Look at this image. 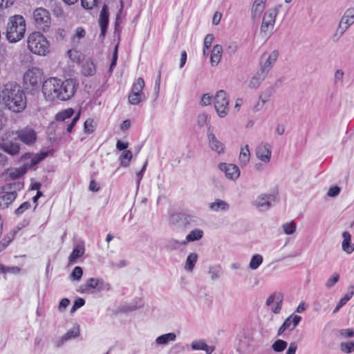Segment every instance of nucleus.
Masks as SVG:
<instances>
[{
    "mask_svg": "<svg viewBox=\"0 0 354 354\" xmlns=\"http://www.w3.org/2000/svg\"><path fill=\"white\" fill-rule=\"evenodd\" d=\"M0 104L13 113H21L26 107V97L21 87L9 82L0 88Z\"/></svg>",
    "mask_w": 354,
    "mask_h": 354,
    "instance_id": "1",
    "label": "nucleus"
},
{
    "mask_svg": "<svg viewBox=\"0 0 354 354\" xmlns=\"http://www.w3.org/2000/svg\"><path fill=\"white\" fill-rule=\"evenodd\" d=\"M27 48L36 55L46 56L50 53V44L46 37L39 31L30 33L26 39Z\"/></svg>",
    "mask_w": 354,
    "mask_h": 354,
    "instance_id": "2",
    "label": "nucleus"
},
{
    "mask_svg": "<svg viewBox=\"0 0 354 354\" xmlns=\"http://www.w3.org/2000/svg\"><path fill=\"white\" fill-rule=\"evenodd\" d=\"M26 23L21 15H14L9 18L6 30V36L10 43L20 41L25 35Z\"/></svg>",
    "mask_w": 354,
    "mask_h": 354,
    "instance_id": "3",
    "label": "nucleus"
},
{
    "mask_svg": "<svg viewBox=\"0 0 354 354\" xmlns=\"http://www.w3.org/2000/svg\"><path fill=\"white\" fill-rule=\"evenodd\" d=\"M279 8L275 6L268 8L263 14L260 26L259 34L263 39H269L273 34Z\"/></svg>",
    "mask_w": 354,
    "mask_h": 354,
    "instance_id": "4",
    "label": "nucleus"
},
{
    "mask_svg": "<svg viewBox=\"0 0 354 354\" xmlns=\"http://www.w3.org/2000/svg\"><path fill=\"white\" fill-rule=\"evenodd\" d=\"M20 184L18 183H7L0 187V208H7L16 199L17 193L16 189Z\"/></svg>",
    "mask_w": 354,
    "mask_h": 354,
    "instance_id": "5",
    "label": "nucleus"
},
{
    "mask_svg": "<svg viewBox=\"0 0 354 354\" xmlns=\"http://www.w3.org/2000/svg\"><path fill=\"white\" fill-rule=\"evenodd\" d=\"M59 79L50 77L44 81L42 93L45 98L49 101L59 100Z\"/></svg>",
    "mask_w": 354,
    "mask_h": 354,
    "instance_id": "6",
    "label": "nucleus"
},
{
    "mask_svg": "<svg viewBox=\"0 0 354 354\" xmlns=\"http://www.w3.org/2000/svg\"><path fill=\"white\" fill-rule=\"evenodd\" d=\"M95 289L100 292L103 290L109 291L111 289V286L109 283H106L101 278H89L85 281L84 284L81 285L77 290L78 292L84 294L90 292V290Z\"/></svg>",
    "mask_w": 354,
    "mask_h": 354,
    "instance_id": "7",
    "label": "nucleus"
},
{
    "mask_svg": "<svg viewBox=\"0 0 354 354\" xmlns=\"http://www.w3.org/2000/svg\"><path fill=\"white\" fill-rule=\"evenodd\" d=\"M33 19L37 28L44 32L49 30L51 18L49 12L43 8H38L33 12Z\"/></svg>",
    "mask_w": 354,
    "mask_h": 354,
    "instance_id": "8",
    "label": "nucleus"
},
{
    "mask_svg": "<svg viewBox=\"0 0 354 354\" xmlns=\"http://www.w3.org/2000/svg\"><path fill=\"white\" fill-rule=\"evenodd\" d=\"M77 84L73 79L64 81L59 80V100L66 101L71 99L75 94Z\"/></svg>",
    "mask_w": 354,
    "mask_h": 354,
    "instance_id": "9",
    "label": "nucleus"
},
{
    "mask_svg": "<svg viewBox=\"0 0 354 354\" xmlns=\"http://www.w3.org/2000/svg\"><path fill=\"white\" fill-rule=\"evenodd\" d=\"M229 100L227 93L223 90L218 91L214 97V107L221 118L227 115L229 111Z\"/></svg>",
    "mask_w": 354,
    "mask_h": 354,
    "instance_id": "10",
    "label": "nucleus"
},
{
    "mask_svg": "<svg viewBox=\"0 0 354 354\" xmlns=\"http://www.w3.org/2000/svg\"><path fill=\"white\" fill-rule=\"evenodd\" d=\"M42 78L43 72L37 67L29 68L24 75V81L27 86H37L41 82Z\"/></svg>",
    "mask_w": 354,
    "mask_h": 354,
    "instance_id": "11",
    "label": "nucleus"
},
{
    "mask_svg": "<svg viewBox=\"0 0 354 354\" xmlns=\"http://www.w3.org/2000/svg\"><path fill=\"white\" fill-rule=\"evenodd\" d=\"M15 134L22 143L28 146L33 145L37 140V133L31 127H24L16 131Z\"/></svg>",
    "mask_w": 354,
    "mask_h": 354,
    "instance_id": "12",
    "label": "nucleus"
},
{
    "mask_svg": "<svg viewBox=\"0 0 354 354\" xmlns=\"http://www.w3.org/2000/svg\"><path fill=\"white\" fill-rule=\"evenodd\" d=\"M278 57L279 52L277 50H274L270 53L263 54L260 60V71L268 75L275 64Z\"/></svg>",
    "mask_w": 354,
    "mask_h": 354,
    "instance_id": "13",
    "label": "nucleus"
},
{
    "mask_svg": "<svg viewBox=\"0 0 354 354\" xmlns=\"http://www.w3.org/2000/svg\"><path fill=\"white\" fill-rule=\"evenodd\" d=\"M255 155L258 160L265 164H268L271 160L272 147L268 142H261L255 149Z\"/></svg>",
    "mask_w": 354,
    "mask_h": 354,
    "instance_id": "14",
    "label": "nucleus"
},
{
    "mask_svg": "<svg viewBox=\"0 0 354 354\" xmlns=\"http://www.w3.org/2000/svg\"><path fill=\"white\" fill-rule=\"evenodd\" d=\"M218 168L225 173V177L229 180L234 181L240 176V169L234 164L221 162L218 165Z\"/></svg>",
    "mask_w": 354,
    "mask_h": 354,
    "instance_id": "15",
    "label": "nucleus"
},
{
    "mask_svg": "<svg viewBox=\"0 0 354 354\" xmlns=\"http://www.w3.org/2000/svg\"><path fill=\"white\" fill-rule=\"evenodd\" d=\"M47 156L48 152L46 151L37 154L26 153L21 157V159L26 161L24 164V166L26 167V169L28 170V169L43 160L45 158L47 157Z\"/></svg>",
    "mask_w": 354,
    "mask_h": 354,
    "instance_id": "16",
    "label": "nucleus"
},
{
    "mask_svg": "<svg viewBox=\"0 0 354 354\" xmlns=\"http://www.w3.org/2000/svg\"><path fill=\"white\" fill-rule=\"evenodd\" d=\"M283 302V295L281 293H273L266 300V306L270 307V310L278 314L281 311Z\"/></svg>",
    "mask_w": 354,
    "mask_h": 354,
    "instance_id": "17",
    "label": "nucleus"
},
{
    "mask_svg": "<svg viewBox=\"0 0 354 354\" xmlns=\"http://www.w3.org/2000/svg\"><path fill=\"white\" fill-rule=\"evenodd\" d=\"M272 199V195L261 194L253 201L252 205L260 211H266L271 207Z\"/></svg>",
    "mask_w": 354,
    "mask_h": 354,
    "instance_id": "18",
    "label": "nucleus"
},
{
    "mask_svg": "<svg viewBox=\"0 0 354 354\" xmlns=\"http://www.w3.org/2000/svg\"><path fill=\"white\" fill-rule=\"evenodd\" d=\"M208 146L209 149L218 154H222L225 152V145L220 141L212 131L207 132Z\"/></svg>",
    "mask_w": 354,
    "mask_h": 354,
    "instance_id": "19",
    "label": "nucleus"
},
{
    "mask_svg": "<svg viewBox=\"0 0 354 354\" xmlns=\"http://www.w3.org/2000/svg\"><path fill=\"white\" fill-rule=\"evenodd\" d=\"M301 317L299 315H292L285 319L283 324L278 330V335H281L286 330H292L296 328L301 321Z\"/></svg>",
    "mask_w": 354,
    "mask_h": 354,
    "instance_id": "20",
    "label": "nucleus"
},
{
    "mask_svg": "<svg viewBox=\"0 0 354 354\" xmlns=\"http://www.w3.org/2000/svg\"><path fill=\"white\" fill-rule=\"evenodd\" d=\"M208 209L212 212H226L230 209V205L225 201L216 198L207 205Z\"/></svg>",
    "mask_w": 354,
    "mask_h": 354,
    "instance_id": "21",
    "label": "nucleus"
},
{
    "mask_svg": "<svg viewBox=\"0 0 354 354\" xmlns=\"http://www.w3.org/2000/svg\"><path fill=\"white\" fill-rule=\"evenodd\" d=\"M203 236V231L201 229H194L192 230L185 238V240L178 241L176 240H171V243H176L178 245H185L189 242L196 241L200 240Z\"/></svg>",
    "mask_w": 354,
    "mask_h": 354,
    "instance_id": "22",
    "label": "nucleus"
},
{
    "mask_svg": "<svg viewBox=\"0 0 354 354\" xmlns=\"http://www.w3.org/2000/svg\"><path fill=\"white\" fill-rule=\"evenodd\" d=\"M191 348L193 351H203L206 354H212L215 347L214 346H209L203 339H195L191 343Z\"/></svg>",
    "mask_w": 354,
    "mask_h": 354,
    "instance_id": "23",
    "label": "nucleus"
},
{
    "mask_svg": "<svg viewBox=\"0 0 354 354\" xmlns=\"http://www.w3.org/2000/svg\"><path fill=\"white\" fill-rule=\"evenodd\" d=\"M27 170L24 165L18 168H10L6 169L2 174L5 180H15L23 176Z\"/></svg>",
    "mask_w": 354,
    "mask_h": 354,
    "instance_id": "24",
    "label": "nucleus"
},
{
    "mask_svg": "<svg viewBox=\"0 0 354 354\" xmlns=\"http://www.w3.org/2000/svg\"><path fill=\"white\" fill-rule=\"evenodd\" d=\"M109 24V12L108 8L104 5L100 14L99 24L101 30V35L104 36L107 29Z\"/></svg>",
    "mask_w": 354,
    "mask_h": 354,
    "instance_id": "25",
    "label": "nucleus"
},
{
    "mask_svg": "<svg viewBox=\"0 0 354 354\" xmlns=\"http://www.w3.org/2000/svg\"><path fill=\"white\" fill-rule=\"evenodd\" d=\"M267 0H254L251 8V17L253 19L258 18L266 7Z\"/></svg>",
    "mask_w": 354,
    "mask_h": 354,
    "instance_id": "26",
    "label": "nucleus"
},
{
    "mask_svg": "<svg viewBox=\"0 0 354 354\" xmlns=\"http://www.w3.org/2000/svg\"><path fill=\"white\" fill-rule=\"evenodd\" d=\"M1 149L11 156H16L19 153L20 145L17 142H5L1 145Z\"/></svg>",
    "mask_w": 354,
    "mask_h": 354,
    "instance_id": "27",
    "label": "nucleus"
},
{
    "mask_svg": "<svg viewBox=\"0 0 354 354\" xmlns=\"http://www.w3.org/2000/svg\"><path fill=\"white\" fill-rule=\"evenodd\" d=\"M339 23L347 27L348 28L354 24L353 7L348 8L345 10Z\"/></svg>",
    "mask_w": 354,
    "mask_h": 354,
    "instance_id": "28",
    "label": "nucleus"
},
{
    "mask_svg": "<svg viewBox=\"0 0 354 354\" xmlns=\"http://www.w3.org/2000/svg\"><path fill=\"white\" fill-rule=\"evenodd\" d=\"M223 47L219 44H216L213 47L211 55L210 62L212 66H217L222 57Z\"/></svg>",
    "mask_w": 354,
    "mask_h": 354,
    "instance_id": "29",
    "label": "nucleus"
},
{
    "mask_svg": "<svg viewBox=\"0 0 354 354\" xmlns=\"http://www.w3.org/2000/svg\"><path fill=\"white\" fill-rule=\"evenodd\" d=\"M176 339V335L175 333H168L158 336L155 343L157 346H165L168 343L174 342Z\"/></svg>",
    "mask_w": 354,
    "mask_h": 354,
    "instance_id": "30",
    "label": "nucleus"
},
{
    "mask_svg": "<svg viewBox=\"0 0 354 354\" xmlns=\"http://www.w3.org/2000/svg\"><path fill=\"white\" fill-rule=\"evenodd\" d=\"M267 75H268L259 70L250 79L248 83V87L250 88H257L266 79Z\"/></svg>",
    "mask_w": 354,
    "mask_h": 354,
    "instance_id": "31",
    "label": "nucleus"
},
{
    "mask_svg": "<svg viewBox=\"0 0 354 354\" xmlns=\"http://www.w3.org/2000/svg\"><path fill=\"white\" fill-rule=\"evenodd\" d=\"M343 241L342 243V250L350 254L354 251V245L351 243V236L350 233L345 231L342 233Z\"/></svg>",
    "mask_w": 354,
    "mask_h": 354,
    "instance_id": "32",
    "label": "nucleus"
},
{
    "mask_svg": "<svg viewBox=\"0 0 354 354\" xmlns=\"http://www.w3.org/2000/svg\"><path fill=\"white\" fill-rule=\"evenodd\" d=\"M250 160V152L248 145H245L241 148L240 154L239 156V162L241 167L246 166Z\"/></svg>",
    "mask_w": 354,
    "mask_h": 354,
    "instance_id": "33",
    "label": "nucleus"
},
{
    "mask_svg": "<svg viewBox=\"0 0 354 354\" xmlns=\"http://www.w3.org/2000/svg\"><path fill=\"white\" fill-rule=\"evenodd\" d=\"M85 36V30L82 27L77 28L74 31L73 35L71 37L73 46L77 47L80 44L81 39H84Z\"/></svg>",
    "mask_w": 354,
    "mask_h": 354,
    "instance_id": "34",
    "label": "nucleus"
},
{
    "mask_svg": "<svg viewBox=\"0 0 354 354\" xmlns=\"http://www.w3.org/2000/svg\"><path fill=\"white\" fill-rule=\"evenodd\" d=\"M176 216L182 220L185 226L196 224L198 221L197 216L193 214L180 213L177 214Z\"/></svg>",
    "mask_w": 354,
    "mask_h": 354,
    "instance_id": "35",
    "label": "nucleus"
},
{
    "mask_svg": "<svg viewBox=\"0 0 354 354\" xmlns=\"http://www.w3.org/2000/svg\"><path fill=\"white\" fill-rule=\"evenodd\" d=\"M353 295H354V287L350 286L348 289L347 293L339 300L338 304L337 305V306L335 307V308L333 310V313H337L340 309V308H342L344 305H345L347 303V301H348L351 299V297L353 296Z\"/></svg>",
    "mask_w": 354,
    "mask_h": 354,
    "instance_id": "36",
    "label": "nucleus"
},
{
    "mask_svg": "<svg viewBox=\"0 0 354 354\" xmlns=\"http://www.w3.org/2000/svg\"><path fill=\"white\" fill-rule=\"evenodd\" d=\"M145 99L146 96L145 93H138L131 91L129 93L128 97L129 102L132 105H136L145 100Z\"/></svg>",
    "mask_w": 354,
    "mask_h": 354,
    "instance_id": "37",
    "label": "nucleus"
},
{
    "mask_svg": "<svg viewBox=\"0 0 354 354\" xmlns=\"http://www.w3.org/2000/svg\"><path fill=\"white\" fill-rule=\"evenodd\" d=\"M198 260V255L196 253H191L188 255L185 264V270L187 272H192L195 266V264Z\"/></svg>",
    "mask_w": 354,
    "mask_h": 354,
    "instance_id": "38",
    "label": "nucleus"
},
{
    "mask_svg": "<svg viewBox=\"0 0 354 354\" xmlns=\"http://www.w3.org/2000/svg\"><path fill=\"white\" fill-rule=\"evenodd\" d=\"M95 66L92 61H86L82 66V73L85 76H92L95 73Z\"/></svg>",
    "mask_w": 354,
    "mask_h": 354,
    "instance_id": "39",
    "label": "nucleus"
},
{
    "mask_svg": "<svg viewBox=\"0 0 354 354\" xmlns=\"http://www.w3.org/2000/svg\"><path fill=\"white\" fill-rule=\"evenodd\" d=\"M263 258L260 254H255L252 256L249 263V268L252 270H257L263 263Z\"/></svg>",
    "mask_w": 354,
    "mask_h": 354,
    "instance_id": "40",
    "label": "nucleus"
},
{
    "mask_svg": "<svg viewBox=\"0 0 354 354\" xmlns=\"http://www.w3.org/2000/svg\"><path fill=\"white\" fill-rule=\"evenodd\" d=\"M84 253V248L83 246L78 245L75 247L69 257V263H73L77 259L82 257Z\"/></svg>",
    "mask_w": 354,
    "mask_h": 354,
    "instance_id": "41",
    "label": "nucleus"
},
{
    "mask_svg": "<svg viewBox=\"0 0 354 354\" xmlns=\"http://www.w3.org/2000/svg\"><path fill=\"white\" fill-rule=\"evenodd\" d=\"M74 114V110L72 108H68L56 114L55 119L58 122H63L71 118Z\"/></svg>",
    "mask_w": 354,
    "mask_h": 354,
    "instance_id": "42",
    "label": "nucleus"
},
{
    "mask_svg": "<svg viewBox=\"0 0 354 354\" xmlns=\"http://www.w3.org/2000/svg\"><path fill=\"white\" fill-rule=\"evenodd\" d=\"M132 157L133 156L131 151L125 150L122 151L120 156V165L124 167H128Z\"/></svg>",
    "mask_w": 354,
    "mask_h": 354,
    "instance_id": "43",
    "label": "nucleus"
},
{
    "mask_svg": "<svg viewBox=\"0 0 354 354\" xmlns=\"http://www.w3.org/2000/svg\"><path fill=\"white\" fill-rule=\"evenodd\" d=\"M145 86L143 78L138 77L136 79L132 84L131 91L138 93H144L142 90Z\"/></svg>",
    "mask_w": 354,
    "mask_h": 354,
    "instance_id": "44",
    "label": "nucleus"
},
{
    "mask_svg": "<svg viewBox=\"0 0 354 354\" xmlns=\"http://www.w3.org/2000/svg\"><path fill=\"white\" fill-rule=\"evenodd\" d=\"M348 29L347 27L339 23L335 33L332 36V40L334 42H337Z\"/></svg>",
    "mask_w": 354,
    "mask_h": 354,
    "instance_id": "45",
    "label": "nucleus"
},
{
    "mask_svg": "<svg viewBox=\"0 0 354 354\" xmlns=\"http://www.w3.org/2000/svg\"><path fill=\"white\" fill-rule=\"evenodd\" d=\"M288 346V343L282 339H277L272 344V349L277 353L283 351Z\"/></svg>",
    "mask_w": 354,
    "mask_h": 354,
    "instance_id": "46",
    "label": "nucleus"
},
{
    "mask_svg": "<svg viewBox=\"0 0 354 354\" xmlns=\"http://www.w3.org/2000/svg\"><path fill=\"white\" fill-rule=\"evenodd\" d=\"M80 329L78 325H74L64 335L68 340L75 338L80 335Z\"/></svg>",
    "mask_w": 354,
    "mask_h": 354,
    "instance_id": "47",
    "label": "nucleus"
},
{
    "mask_svg": "<svg viewBox=\"0 0 354 354\" xmlns=\"http://www.w3.org/2000/svg\"><path fill=\"white\" fill-rule=\"evenodd\" d=\"M15 237V233L10 232L6 234L3 239L0 241V252L6 249L10 243L13 240Z\"/></svg>",
    "mask_w": 354,
    "mask_h": 354,
    "instance_id": "48",
    "label": "nucleus"
},
{
    "mask_svg": "<svg viewBox=\"0 0 354 354\" xmlns=\"http://www.w3.org/2000/svg\"><path fill=\"white\" fill-rule=\"evenodd\" d=\"M282 227L285 234L290 235L296 231L297 225L295 222L290 221L283 224Z\"/></svg>",
    "mask_w": 354,
    "mask_h": 354,
    "instance_id": "49",
    "label": "nucleus"
},
{
    "mask_svg": "<svg viewBox=\"0 0 354 354\" xmlns=\"http://www.w3.org/2000/svg\"><path fill=\"white\" fill-rule=\"evenodd\" d=\"M84 132L88 134L92 133L95 131V122L92 118H88L84 122Z\"/></svg>",
    "mask_w": 354,
    "mask_h": 354,
    "instance_id": "50",
    "label": "nucleus"
},
{
    "mask_svg": "<svg viewBox=\"0 0 354 354\" xmlns=\"http://www.w3.org/2000/svg\"><path fill=\"white\" fill-rule=\"evenodd\" d=\"M340 349L346 353L354 352V342H342L340 344Z\"/></svg>",
    "mask_w": 354,
    "mask_h": 354,
    "instance_id": "51",
    "label": "nucleus"
},
{
    "mask_svg": "<svg viewBox=\"0 0 354 354\" xmlns=\"http://www.w3.org/2000/svg\"><path fill=\"white\" fill-rule=\"evenodd\" d=\"M83 270L80 266H76L73 270L71 277L74 281H80L82 277Z\"/></svg>",
    "mask_w": 354,
    "mask_h": 354,
    "instance_id": "52",
    "label": "nucleus"
},
{
    "mask_svg": "<svg viewBox=\"0 0 354 354\" xmlns=\"http://www.w3.org/2000/svg\"><path fill=\"white\" fill-rule=\"evenodd\" d=\"M68 55L73 62H79L82 59V54L75 49L69 50Z\"/></svg>",
    "mask_w": 354,
    "mask_h": 354,
    "instance_id": "53",
    "label": "nucleus"
},
{
    "mask_svg": "<svg viewBox=\"0 0 354 354\" xmlns=\"http://www.w3.org/2000/svg\"><path fill=\"white\" fill-rule=\"evenodd\" d=\"M339 275L337 273H333V275L327 280L326 287L328 289L331 288L334 285L338 282Z\"/></svg>",
    "mask_w": 354,
    "mask_h": 354,
    "instance_id": "54",
    "label": "nucleus"
},
{
    "mask_svg": "<svg viewBox=\"0 0 354 354\" xmlns=\"http://www.w3.org/2000/svg\"><path fill=\"white\" fill-rule=\"evenodd\" d=\"M210 117L208 114L201 113L198 116V124L200 127H204L207 125L208 122L209 121Z\"/></svg>",
    "mask_w": 354,
    "mask_h": 354,
    "instance_id": "55",
    "label": "nucleus"
},
{
    "mask_svg": "<svg viewBox=\"0 0 354 354\" xmlns=\"http://www.w3.org/2000/svg\"><path fill=\"white\" fill-rule=\"evenodd\" d=\"M98 0H81L82 6L85 9H92L97 6Z\"/></svg>",
    "mask_w": 354,
    "mask_h": 354,
    "instance_id": "56",
    "label": "nucleus"
},
{
    "mask_svg": "<svg viewBox=\"0 0 354 354\" xmlns=\"http://www.w3.org/2000/svg\"><path fill=\"white\" fill-rule=\"evenodd\" d=\"M208 273L212 280H216L220 276V268L215 266L210 267Z\"/></svg>",
    "mask_w": 354,
    "mask_h": 354,
    "instance_id": "57",
    "label": "nucleus"
},
{
    "mask_svg": "<svg viewBox=\"0 0 354 354\" xmlns=\"http://www.w3.org/2000/svg\"><path fill=\"white\" fill-rule=\"evenodd\" d=\"M30 207V203L29 202H24L21 205L17 208L15 211L16 215L19 216L22 214L25 211Z\"/></svg>",
    "mask_w": 354,
    "mask_h": 354,
    "instance_id": "58",
    "label": "nucleus"
},
{
    "mask_svg": "<svg viewBox=\"0 0 354 354\" xmlns=\"http://www.w3.org/2000/svg\"><path fill=\"white\" fill-rule=\"evenodd\" d=\"M0 268H1V270L2 271V272H4V273L10 272V273L17 274L20 272V268L17 266L5 267L4 266L0 264Z\"/></svg>",
    "mask_w": 354,
    "mask_h": 354,
    "instance_id": "59",
    "label": "nucleus"
},
{
    "mask_svg": "<svg viewBox=\"0 0 354 354\" xmlns=\"http://www.w3.org/2000/svg\"><path fill=\"white\" fill-rule=\"evenodd\" d=\"M85 304V301L82 298H77L75 300L74 304L71 309V313L75 312L78 308L83 306Z\"/></svg>",
    "mask_w": 354,
    "mask_h": 354,
    "instance_id": "60",
    "label": "nucleus"
},
{
    "mask_svg": "<svg viewBox=\"0 0 354 354\" xmlns=\"http://www.w3.org/2000/svg\"><path fill=\"white\" fill-rule=\"evenodd\" d=\"M344 73L342 69H337L334 74V82L337 84L343 80Z\"/></svg>",
    "mask_w": 354,
    "mask_h": 354,
    "instance_id": "61",
    "label": "nucleus"
},
{
    "mask_svg": "<svg viewBox=\"0 0 354 354\" xmlns=\"http://www.w3.org/2000/svg\"><path fill=\"white\" fill-rule=\"evenodd\" d=\"M67 341H68L64 335H62L58 338H57L54 341V346L57 348L62 346Z\"/></svg>",
    "mask_w": 354,
    "mask_h": 354,
    "instance_id": "62",
    "label": "nucleus"
},
{
    "mask_svg": "<svg viewBox=\"0 0 354 354\" xmlns=\"http://www.w3.org/2000/svg\"><path fill=\"white\" fill-rule=\"evenodd\" d=\"M214 39V37L212 34H208L204 39V46L205 48H209Z\"/></svg>",
    "mask_w": 354,
    "mask_h": 354,
    "instance_id": "63",
    "label": "nucleus"
},
{
    "mask_svg": "<svg viewBox=\"0 0 354 354\" xmlns=\"http://www.w3.org/2000/svg\"><path fill=\"white\" fill-rule=\"evenodd\" d=\"M340 192V189L338 186H333L329 188L327 195L330 197H335Z\"/></svg>",
    "mask_w": 354,
    "mask_h": 354,
    "instance_id": "64",
    "label": "nucleus"
}]
</instances>
